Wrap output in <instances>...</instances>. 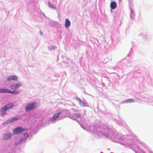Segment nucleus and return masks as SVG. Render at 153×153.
Segmentation results:
<instances>
[{
	"mask_svg": "<svg viewBox=\"0 0 153 153\" xmlns=\"http://www.w3.org/2000/svg\"><path fill=\"white\" fill-rule=\"evenodd\" d=\"M79 104L83 107H88V106L87 105L86 103L83 102L81 101L79 103Z\"/></svg>",
	"mask_w": 153,
	"mask_h": 153,
	"instance_id": "nucleus-13",
	"label": "nucleus"
},
{
	"mask_svg": "<svg viewBox=\"0 0 153 153\" xmlns=\"http://www.w3.org/2000/svg\"><path fill=\"white\" fill-rule=\"evenodd\" d=\"M71 22L68 19H65V26L66 28H68L70 25Z\"/></svg>",
	"mask_w": 153,
	"mask_h": 153,
	"instance_id": "nucleus-8",
	"label": "nucleus"
},
{
	"mask_svg": "<svg viewBox=\"0 0 153 153\" xmlns=\"http://www.w3.org/2000/svg\"><path fill=\"white\" fill-rule=\"evenodd\" d=\"M18 118L17 117H13L9 120V122L10 123H12L16 120H17Z\"/></svg>",
	"mask_w": 153,
	"mask_h": 153,
	"instance_id": "nucleus-11",
	"label": "nucleus"
},
{
	"mask_svg": "<svg viewBox=\"0 0 153 153\" xmlns=\"http://www.w3.org/2000/svg\"><path fill=\"white\" fill-rule=\"evenodd\" d=\"M126 101L127 102H134V101L133 100L131 99L129 100H127Z\"/></svg>",
	"mask_w": 153,
	"mask_h": 153,
	"instance_id": "nucleus-17",
	"label": "nucleus"
},
{
	"mask_svg": "<svg viewBox=\"0 0 153 153\" xmlns=\"http://www.w3.org/2000/svg\"><path fill=\"white\" fill-rule=\"evenodd\" d=\"M8 90L4 89L1 88L0 89V93H8Z\"/></svg>",
	"mask_w": 153,
	"mask_h": 153,
	"instance_id": "nucleus-10",
	"label": "nucleus"
},
{
	"mask_svg": "<svg viewBox=\"0 0 153 153\" xmlns=\"http://www.w3.org/2000/svg\"><path fill=\"white\" fill-rule=\"evenodd\" d=\"M76 100L77 101H78L79 102V103L80 102L82 101L78 97H76Z\"/></svg>",
	"mask_w": 153,
	"mask_h": 153,
	"instance_id": "nucleus-18",
	"label": "nucleus"
},
{
	"mask_svg": "<svg viewBox=\"0 0 153 153\" xmlns=\"http://www.w3.org/2000/svg\"><path fill=\"white\" fill-rule=\"evenodd\" d=\"M21 85V84L20 82L17 83L13 84L10 86V87L12 89H15L18 88Z\"/></svg>",
	"mask_w": 153,
	"mask_h": 153,
	"instance_id": "nucleus-4",
	"label": "nucleus"
},
{
	"mask_svg": "<svg viewBox=\"0 0 153 153\" xmlns=\"http://www.w3.org/2000/svg\"><path fill=\"white\" fill-rule=\"evenodd\" d=\"M48 4L49 6L51 8L55 9L56 7H54L53 6V5L51 4L50 2H48Z\"/></svg>",
	"mask_w": 153,
	"mask_h": 153,
	"instance_id": "nucleus-14",
	"label": "nucleus"
},
{
	"mask_svg": "<svg viewBox=\"0 0 153 153\" xmlns=\"http://www.w3.org/2000/svg\"><path fill=\"white\" fill-rule=\"evenodd\" d=\"M24 135L25 139L27 138L28 136V135L27 133H25L24 134Z\"/></svg>",
	"mask_w": 153,
	"mask_h": 153,
	"instance_id": "nucleus-15",
	"label": "nucleus"
},
{
	"mask_svg": "<svg viewBox=\"0 0 153 153\" xmlns=\"http://www.w3.org/2000/svg\"><path fill=\"white\" fill-rule=\"evenodd\" d=\"M61 112L55 113L53 115L52 117L50 118V120L51 121H55V120L58 117L59 115L61 114Z\"/></svg>",
	"mask_w": 153,
	"mask_h": 153,
	"instance_id": "nucleus-5",
	"label": "nucleus"
},
{
	"mask_svg": "<svg viewBox=\"0 0 153 153\" xmlns=\"http://www.w3.org/2000/svg\"><path fill=\"white\" fill-rule=\"evenodd\" d=\"M36 108V104L35 102L29 103L25 108L26 111H29Z\"/></svg>",
	"mask_w": 153,
	"mask_h": 153,
	"instance_id": "nucleus-1",
	"label": "nucleus"
},
{
	"mask_svg": "<svg viewBox=\"0 0 153 153\" xmlns=\"http://www.w3.org/2000/svg\"><path fill=\"white\" fill-rule=\"evenodd\" d=\"M19 93L18 91H11L9 90H8V93H10L11 94H18Z\"/></svg>",
	"mask_w": 153,
	"mask_h": 153,
	"instance_id": "nucleus-12",
	"label": "nucleus"
},
{
	"mask_svg": "<svg viewBox=\"0 0 153 153\" xmlns=\"http://www.w3.org/2000/svg\"><path fill=\"white\" fill-rule=\"evenodd\" d=\"M17 78L16 76L11 75L9 76L7 78V80L8 81H11L12 80L16 81L17 79Z\"/></svg>",
	"mask_w": 153,
	"mask_h": 153,
	"instance_id": "nucleus-7",
	"label": "nucleus"
},
{
	"mask_svg": "<svg viewBox=\"0 0 153 153\" xmlns=\"http://www.w3.org/2000/svg\"><path fill=\"white\" fill-rule=\"evenodd\" d=\"M120 1L121 0H120Z\"/></svg>",
	"mask_w": 153,
	"mask_h": 153,
	"instance_id": "nucleus-20",
	"label": "nucleus"
},
{
	"mask_svg": "<svg viewBox=\"0 0 153 153\" xmlns=\"http://www.w3.org/2000/svg\"><path fill=\"white\" fill-rule=\"evenodd\" d=\"M13 104L12 103L9 104L6 106L3 107L1 110V112H4V113L7 110L10 109L13 107Z\"/></svg>",
	"mask_w": 153,
	"mask_h": 153,
	"instance_id": "nucleus-3",
	"label": "nucleus"
},
{
	"mask_svg": "<svg viewBox=\"0 0 153 153\" xmlns=\"http://www.w3.org/2000/svg\"><path fill=\"white\" fill-rule=\"evenodd\" d=\"M117 6V4L116 2L114 1H113L111 2L110 7L112 9H115Z\"/></svg>",
	"mask_w": 153,
	"mask_h": 153,
	"instance_id": "nucleus-9",
	"label": "nucleus"
},
{
	"mask_svg": "<svg viewBox=\"0 0 153 153\" xmlns=\"http://www.w3.org/2000/svg\"><path fill=\"white\" fill-rule=\"evenodd\" d=\"M15 144L16 145L17 144V143H15Z\"/></svg>",
	"mask_w": 153,
	"mask_h": 153,
	"instance_id": "nucleus-19",
	"label": "nucleus"
},
{
	"mask_svg": "<svg viewBox=\"0 0 153 153\" xmlns=\"http://www.w3.org/2000/svg\"><path fill=\"white\" fill-rule=\"evenodd\" d=\"M26 130L25 128L18 127L13 130L14 134H18L23 132Z\"/></svg>",
	"mask_w": 153,
	"mask_h": 153,
	"instance_id": "nucleus-2",
	"label": "nucleus"
},
{
	"mask_svg": "<svg viewBox=\"0 0 153 153\" xmlns=\"http://www.w3.org/2000/svg\"><path fill=\"white\" fill-rule=\"evenodd\" d=\"M12 134L11 133H9L6 134L4 135L3 137V139L4 140H7L10 138L11 137Z\"/></svg>",
	"mask_w": 153,
	"mask_h": 153,
	"instance_id": "nucleus-6",
	"label": "nucleus"
},
{
	"mask_svg": "<svg viewBox=\"0 0 153 153\" xmlns=\"http://www.w3.org/2000/svg\"><path fill=\"white\" fill-rule=\"evenodd\" d=\"M74 115L78 117H80L81 116L80 114L79 113L74 114Z\"/></svg>",
	"mask_w": 153,
	"mask_h": 153,
	"instance_id": "nucleus-16",
	"label": "nucleus"
}]
</instances>
